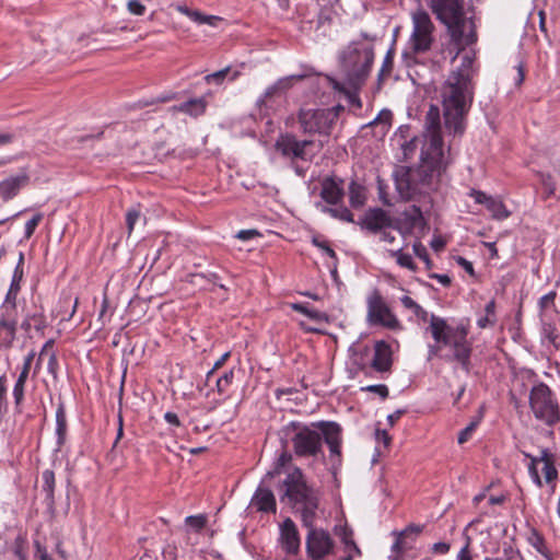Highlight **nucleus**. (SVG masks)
I'll use <instances>...</instances> for the list:
<instances>
[{
	"label": "nucleus",
	"instance_id": "28",
	"mask_svg": "<svg viewBox=\"0 0 560 560\" xmlns=\"http://www.w3.org/2000/svg\"><path fill=\"white\" fill-rule=\"evenodd\" d=\"M366 201L365 188L357 182H351L349 185V202L354 209L361 208Z\"/></svg>",
	"mask_w": 560,
	"mask_h": 560
},
{
	"label": "nucleus",
	"instance_id": "43",
	"mask_svg": "<svg viewBox=\"0 0 560 560\" xmlns=\"http://www.w3.org/2000/svg\"><path fill=\"white\" fill-rule=\"evenodd\" d=\"M234 378V372L231 370L225 372L221 377L217 381V388L220 394H223L228 390L230 385L232 384Z\"/></svg>",
	"mask_w": 560,
	"mask_h": 560
},
{
	"label": "nucleus",
	"instance_id": "50",
	"mask_svg": "<svg viewBox=\"0 0 560 560\" xmlns=\"http://www.w3.org/2000/svg\"><path fill=\"white\" fill-rule=\"evenodd\" d=\"M34 355H35L34 352H31V353H28L25 357L22 371L20 372V375H19L18 378H22L24 381H27L30 369H31V364H32V361L34 359Z\"/></svg>",
	"mask_w": 560,
	"mask_h": 560
},
{
	"label": "nucleus",
	"instance_id": "41",
	"mask_svg": "<svg viewBox=\"0 0 560 560\" xmlns=\"http://www.w3.org/2000/svg\"><path fill=\"white\" fill-rule=\"evenodd\" d=\"M415 255L425 262L427 269L432 268V261L429 257L425 246L421 242H416L412 246Z\"/></svg>",
	"mask_w": 560,
	"mask_h": 560
},
{
	"label": "nucleus",
	"instance_id": "58",
	"mask_svg": "<svg viewBox=\"0 0 560 560\" xmlns=\"http://www.w3.org/2000/svg\"><path fill=\"white\" fill-rule=\"evenodd\" d=\"M528 472H529V476H530L532 480L534 481V483L537 487L541 488L542 487V482H541L540 476L538 474L537 466L528 465Z\"/></svg>",
	"mask_w": 560,
	"mask_h": 560
},
{
	"label": "nucleus",
	"instance_id": "3",
	"mask_svg": "<svg viewBox=\"0 0 560 560\" xmlns=\"http://www.w3.org/2000/svg\"><path fill=\"white\" fill-rule=\"evenodd\" d=\"M285 431L293 433L291 442L299 457H315L322 453L323 439L331 455L341 454V427L336 422L318 421L311 425L291 422Z\"/></svg>",
	"mask_w": 560,
	"mask_h": 560
},
{
	"label": "nucleus",
	"instance_id": "2",
	"mask_svg": "<svg viewBox=\"0 0 560 560\" xmlns=\"http://www.w3.org/2000/svg\"><path fill=\"white\" fill-rule=\"evenodd\" d=\"M474 61L472 55H463L460 65L450 72L442 86L441 97L444 125L448 133L454 136H462L464 133L466 115L474 101V78L477 74Z\"/></svg>",
	"mask_w": 560,
	"mask_h": 560
},
{
	"label": "nucleus",
	"instance_id": "44",
	"mask_svg": "<svg viewBox=\"0 0 560 560\" xmlns=\"http://www.w3.org/2000/svg\"><path fill=\"white\" fill-rule=\"evenodd\" d=\"M404 535L401 533L397 536L395 542L392 546L393 556H390V560H404L401 553L406 550L404 545Z\"/></svg>",
	"mask_w": 560,
	"mask_h": 560
},
{
	"label": "nucleus",
	"instance_id": "10",
	"mask_svg": "<svg viewBox=\"0 0 560 560\" xmlns=\"http://www.w3.org/2000/svg\"><path fill=\"white\" fill-rule=\"evenodd\" d=\"M280 489L282 490L280 500H288V502L293 505H298V503L317 494L316 491L306 483L302 470L298 467L287 472Z\"/></svg>",
	"mask_w": 560,
	"mask_h": 560
},
{
	"label": "nucleus",
	"instance_id": "53",
	"mask_svg": "<svg viewBox=\"0 0 560 560\" xmlns=\"http://www.w3.org/2000/svg\"><path fill=\"white\" fill-rule=\"evenodd\" d=\"M57 370H58V360H57L56 353L54 351H51L49 353V358H48L47 371L56 378Z\"/></svg>",
	"mask_w": 560,
	"mask_h": 560
},
{
	"label": "nucleus",
	"instance_id": "64",
	"mask_svg": "<svg viewBox=\"0 0 560 560\" xmlns=\"http://www.w3.org/2000/svg\"><path fill=\"white\" fill-rule=\"evenodd\" d=\"M164 419L167 423L170 424H173V425H176V427H179L180 425V421H179V418L178 416L175 413V412H172V411H167L165 415H164Z\"/></svg>",
	"mask_w": 560,
	"mask_h": 560
},
{
	"label": "nucleus",
	"instance_id": "47",
	"mask_svg": "<svg viewBox=\"0 0 560 560\" xmlns=\"http://www.w3.org/2000/svg\"><path fill=\"white\" fill-rule=\"evenodd\" d=\"M229 71H230V68L228 67L225 69L219 70L217 72L206 75L205 80L208 83L215 82L217 84H220L223 82V80L225 79Z\"/></svg>",
	"mask_w": 560,
	"mask_h": 560
},
{
	"label": "nucleus",
	"instance_id": "16",
	"mask_svg": "<svg viewBox=\"0 0 560 560\" xmlns=\"http://www.w3.org/2000/svg\"><path fill=\"white\" fill-rule=\"evenodd\" d=\"M16 312L1 307L0 310V347L12 346L16 336Z\"/></svg>",
	"mask_w": 560,
	"mask_h": 560
},
{
	"label": "nucleus",
	"instance_id": "31",
	"mask_svg": "<svg viewBox=\"0 0 560 560\" xmlns=\"http://www.w3.org/2000/svg\"><path fill=\"white\" fill-rule=\"evenodd\" d=\"M334 89L339 92H343L352 105H355L359 108L362 107L361 100L358 95L361 88L354 89L347 83V80H343L342 82L334 81Z\"/></svg>",
	"mask_w": 560,
	"mask_h": 560
},
{
	"label": "nucleus",
	"instance_id": "17",
	"mask_svg": "<svg viewBox=\"0 0 560 560\" xmlns=\"http://www.w3.org/2000/svg\"><path fill=\"white\" fill-rule=\"evenodd\" d=\"M280 540L287 553L294 555L299 551L301 545L299 530L294 522L289 517L280 526Z\"/></svg>",
	"mask_w": 560,
	"mask_h": 560
},
{
	"label": "nucleus",
	"instance_id": "34",
	"mask_svg": "<svg viewBox=\"0 0 560 560\" xmlns=\"http://www.w3.org/2000/svg\"><path fill=\"white\" fill-rule=\"evenodd\" d=\"M392 113L390 110L384 109L380 112L377 117L370 122L371 126L380 128V132L385 135L390 127Z\"/></svg>",
	"mask_w": 560,
	"mask_h": 560
},
{
	"label": "nucleus",
	"instance_id": "57",
	"mask_svg": "<svg viewBox=\"0 0 560 560\" xmlns=\"http://www.w3.org/2000/svg\"><path fill=\"white\" fill-rule=\"evenodd\" d=\"M443 349H444L443 342L434 341V345H430L429 346V349H428V352H429L428 360H431L432 358L440 355V353H441V351Z\"/></svg>",
	"mask_w": 560,
	"mask_h": 560
},
{
	"label": "nucleus",
	"instance_id": "62",
	"mask_svg": "<svg viewBox=\"0 0 560 560\" xmlns=\"http://www.w3.org/2000/svg\"><path fill=\"white\" fill-rule=\"evenodd\" d=\"M448 550H450V545L446 542L440 541V542L433 544V546H432V551L434 553L445 555L448 552Z\"/></svg>",
	"mask_w": 560,
	"mask_h": 560
},
{
	"label": "nucleus",
	"instance_id": "48",
	"mask_svg": "<svg viewBox=\"0 0 560 560\" xmlns=\"http://www.w3.org/2000/svg\"><path fill=\"white\" fill-rule=\"evenodd\" d=\"M362 389L370 392V393H375V394L380 395L382 399H386L389 394L388 387L384 384L369 385Z\"/></svg>",
	"mask_w": 560,
	"mask_h": 560
},
{
	"label": "nucleus",
	"instance_id": "26",
	"mask_svg": "<svg viewBox=\"0 0 560 560\" xmlns=\"http://www.w3.org/2000/svg\"><path fill=\"white\" fill-rule=\"evenodd\" d=\"M207 102L203 97L190 98L189 101L182 103L175 108L178 112L186 113L190 116L198 117L206 112Z\"/></svg>",
	"mask_w": 560,
	"mask_h": 560
},
{
	"label": "nucleus",
	"instance_id": "9",
	"mask_svg": "<svg viewBox=\"0 0 560 560\" xmlns=\"http://www.w3.org/2000/svg\"><path fill=\"white\" fill-rule=\"evenodd\" d=\"M412 32L409 37V48L412 54L429 51L434 43L435 26L430 14L419 8L411 13Z\"/></svg>",
	"mask_w": 560,
	"mask_h": 560
},
{
	"label": "nucleus",
	"instance_id": "51",
	"mask_svg": "<svg viewBox=\"0 0 560 560\" xmlns=\"http://www.w3.org/2000/svg\"><path fill=\"white\" fill-rule=\"evenodd\" d=\"M128 11L135 15H143L145 12V7L141 4L138 0H129L127 3Z\"/></svg>",
	"mask_w": 560,
	"mask_h": 560
},
{
	"label": "nucleus",
	"instance_id": "32",
	"mask_svg": "<svg viewBox=\"0 0 560 560\" xmlns=\"http://www.w3.org/2000/svg\"><path fill=\"white\" fill-rule=\"evenodd\" d=\"M401 304L413 312V314L422 322H430L429 313L420 306L416 301H413L410 296L404 295L400 299Z\"/></svg>",
	"mask_w": 560,
	"mask_h": 560
},
{
	"label": "nucleus",
	"instance_id": "35",
	"mask_svg": "<svg viewBox=\"0 0 560 560\" xmlns=\"http://www.w3.org/2000/svg\"><path fill=\"white\" fill-rule=\"evenodd\" d=\"M291 460H292V454L289 453L288 451H283L279 455V457H278V459H277V462L275 464L273 470L267 472L266 478H273L275 476H278V475L282 474L283 468L287 465H289L291 463Z\"/></svg>",
	"mask_w": 560,
	"mask_h": 560
},
{
	"label": "nucleus",
	"instance_id": "38",
	"mask_svg": "<svg viewBox=\"0 0 560 560\" xmlns=\"http://www.w3.org/2000/svg\"><path fill=\"white\" fill-rule=\"evenodd\" d=\"M191 21L196 22L197 24H209L211 26H215L217 22L221 19L215 15H206L201 13L200 11L194 10L190 18Z\"/></svg>",
	"mask_w": 560,
	"mask_h": 560
},
{
	"label": "nucleus",
	"instance_id": "8",
	"mask_svg": "<svg viewBox=\"0 0 560 560\" xmlns=\"http://www.w3.org/2000/svg\"><path fill=\"white\" fill-rule=\"evenodd\" d=\"M341 108V106H336L332 108L301 109L298 118L302 131L310 135H330Z\"/></svg>",
	"mask_w": 560,
	"mask_h": 560
},
{
	"label": "nucleus",
	"instance_id": "6",
	"mask_svg": "<svg viewBox=\"0 0 560 560\" xmlns=\"http://www.w3.org/2000/svg\"><path fill=\"white\" fill-rule=\"evenodd\" d=\"M374 61V48L372 45H363L358 40L351 42L339 54L340 69L343 80L357 89L365 84Z\"/></svg>",
	"mask_w": 560,
	"mask_h": 560
},
{
	"label": "nucleus",
	"instance_id": "15",
	"mask_svg": "<svg viewBox=\"0 0 560 560\" xmlns=\"http://www.w3.org/2000/svg\"><path fill=\"white\" fill-rule=\"evenodd\" d=\"M469 196L474 198L476 203L485 205L495 220L508 219L511 214L502 200L488 196L481 190L471 189Z\"/></svg>",
	"mask_w": 560,
	"mask_h": 560
},
{
	"label": "nucleus",
	"instance_id": "1",
	"mask_svg": "<svg viewBox=\"0 0 560 560\" xmlns=\"http://www.w3.org/2000/svg\"><path fill=\"white\" fill-rule=\"evenodd\" d=\"M425 142L420 164L416 167L400 166L395 172L396 189L402 200H423L431 203L429 195L438 188L441 171L445 168L440 110L431 105L425 115Z\"/></svg>",
	"mask_w": 560,
	"mask_h": 560
},
{
	"label": "nucleus",
	"instance_id": "49",
	"mask_svg": "<svg viewBox=\"0 0 560 560\" xmlns=\"http://www.w3.org/2000/svg\"><path fill=\"white\" fill-rule=\"evenodd\" d=\"M5 394H7V376L1 375L0 376V415L5 409V405H7Z\"/></svg>",
	"mask_w": 560,
	"mask_h": 560
},
{
	"label": "nucleus",
	"instance_id": "20",
	"mask_svg": "<svg viewBox=\"0 0 560 560\" xmlns=\"http://www.w3.org/2000/svg\"><path fill=\"white\" fill-rule=\"evenodd\" d=\"M392 349L385 341H377L375 343L374 357L372 360V368L381 373L389 372L392 369Z\"/></svg>",
	"mask_w": 560,
	"mask_h": 560
},
{
	"label": "nucleus",
	"instance_id": "60",
	"mask_svg": "<svg viewBox=\"0 0 560 560\" xmlns=\"http://www.w3.org/2000/svg\"><path fill=\"white\" fill-rule=\"evenodd\" d=\"M556 295H557L556 292L551 291V292L545 294L544 296H541L539 300L540 306L542 308H546L549 304L553 303Z\"/></svg>",
	"mask_w": 560,
	"mask_h": 560
},
{
	"label": "nucleus",
	"instance_id": "59",
	"mask_svg": "<svg viewBox=\"0 0 560 560\" xmlns=\"http://www.w3.org/2000/svg\"><path fill=\"white\" fill-rule=\"evenodd\" d=\"M342 540L346 545L347 550L353 551V553H355V555L361 553L359 547L355 545V542L352 540V538L349 537L347 534H345Z\"/></svg>",
	"mask_w": 560,
	"mask_h": 560
},
{
	"label": "nucleus",
	"instance_id": "29",
	"mask_svg": "<svg viewBox=\"0 0 560 560\" xmlns=\"http://www.w3.org/2000/svg\"><path fill=\"white\" fill-rule=\"evenodd\" d=\"M67 418L63 404H60L56 410V435L57 445L60 447L66 441Z\"/></svg>",
	"mask_w": 560,
	"mask_h": 560
},
{
	"label": "nucleus",
	"instance_id": "18",
	"mask_svg": "<svg viewBox=\"0 0 560 560\" xmlns=\"http://www.w3.org/2000/svg\"><path fill=\"white\" fill-rule=\"evenodd\" d=\"M24 262V254L23 253H20L19 255V262L14 269V273H13V277H12V281H11V284H10V288H9V291L5 295V300H4V303L1 307H4L7 310H11V312H16V296L20 292V282L23 278V269H22V265Z\"/></svg>",
	"mask_w": 560,
	"mask_h": 560
},
{
	"label": "nucleus",
	"instance_id": "11",
	"mask_svg": "<svg viewBox=\"0 0 560 560\" xmlns=\"http://www.w3.org/2000/svg\"><path fill=\"white\" fill-rule=\"evenodd\" d=\"M368 320L372 325H382L389 329H398L400 323L392 313L378 292H374L368 299Z\"/></svg>",
	"mask_w": 560,
	"mask_h": 560
},
{
	"label": "nucleus",
	"instance_id": "12",
	"mask_svg": "<svg viewBox=\"0 0 560 560\" xmlns=\"http://www.w3.org/2000/svg\"><path fill=\"white\" fill-rule=\"evenodd\" d=\"M313 144L312 140H298L292 133H283L276 140L275 148L284 158L311 161L315 153H310L307 148Z\"/></svg>",
	"mask_w": 560,
	"mask_h": 560
},
{
	"label": "nucleus",
	"instance_id": "5",
	"mask_svg": "<svg viewBox=\"0 0 560 560\" xmlns=\"http://www.w3.org/2000/svg\"><path fill=\"white\" fill-rule=\"evenodd\" d=\"M428 329L434 341L443 342L444 348L450 349V353L442 358L447 362H458L463 370L469 372L472 348L467 339V328L462 325L451 326L444 318L431 314Z\"/></svg>",
	"mask_w": 560,
	"mask_h": 560
},
{
	"label": "nucleus",
	"instance_id": "13",
	"mask_svg": "<svg viewBox=\"0 0 560 560\" xmlns=\"http://www.w3.org/2000/svg\"><path fill=\"white\" fill-rule=\"evenodd\" d=\"M334 549V540L324 529H311L306 536V551L312 560H322L330 555Z\"/></svg>",
	"mask_w": 560,
	"mask_h": 560
},
{
	"label": "nucleus",
	"instance_id": "21",
	"mask_svg": "<svg viewBox=\"0 0 560 560\" xmlns=\"http://www.w3.org/2000/svg\"><path fill=\"white\" fill-rule=\"evenodd\" d=\"M252 505L259 512H276V499L272 491L268 488L258 487L255 491Z\"/></svg>",
	"mask_w": 560,
	"mask_h": 560
},
{
	"label": "nucleus",
	"instance_id": "39",
	"mask_svg": "<svg viewBox=\"0 0 560 560\" xmlns=\"http://www.w3.org/2000/svg\"><path fill=\"white\" fill-rule=\"evenodd\" d=\"M393 63H394V55L389 50L384 57L382 68L378 72V83L382 82L384 77H388L393 70Z\"/></svg>",
	"mask_w": 560,
	"mask_h": 560
},
{
	"label": "nucleus",
	"instance_id": "40",
	"mask_svg": "<svg viewBox=\"0 0 560 560\" xmlns=\"http://www.w3.org/2000/svg\"><path fill=\"white\" fill-rule=\"evenodd\" d=\"M25 383H26V381H24L22 378H18L14 384L13 390H12L15 407L19 411H20V406L24 399Z\"/></svg>",
	"mask_w": 560,
	"mask_h": 560
},
{
	"label": "nucleus",
	"instance_id": "4",
	"mask_svg": "<svg viewBox=\"0 0 560 560\" xmlns=\"http://www.w3.org/2000/svg\"><path fill=\"white\" fill-rule=\"evenodd\" d=\"M435 18L446 26L457 54L477 42L476 25L465 15L464 0H428Z\"/></svg>",
	"mask_w": 560,
	"mask_h": 560
},
{
	"label": "nucleus",
	"instance_id": "27",
	"mask_svg": "<svg viewBox=\"0 0 560 560\" xmlns=\"http://www.w3.org/2000/svg\"><path fill=\"white\" fill-rule=\"evenodd\" d=\"M540 459L544 463V475L546 482H552L558 478V471L555 467L553 454L548 448L540 451Z\"/></svg>",
	"mask_w": 560,
	"mask_h": 560
},
{
	"label": "nucleus",
	"instance_id": "45",
	"mask_svg": "<svg viewBox=\"0 0 560 560\" xmlns=\"http://www.w3.org/2000/svg\"><path fill=\"white\" fill-rule=\"evenodd\" d=\"M43 219L42 213H36L32 219L25 223V238L28 240L35 232L37 225Z\"/></svg>",
	"mask_w": 560,
	"mask_h": 560
},
{
	"label": "nucleus",
	"instance_id": "46",
	"mask_svg": "<svg viewBox=\"0 0 560 560\" xmlns=\"http://www.w3.org/2000/svg\"><path fill=\"white\" fill-rule=\"evenodd\" d=\"M478 423L479 422L477 420L476 421H471L465 429H463L459 432L458 439H457L459 444H464L465 442H467L471 438V435H472L474 431L476 430Z\"/></svg>",
	"mask_w": 560,
	"mask_h": 560
},
{
	"label": "nucleus",
	"instance_id": "42",
	"mask_svg": "<svg viewBox=\"0 0 560 560\" xmlns=\"http://www.w3.org/2000/svg\"><path fill=\"white\" fill-rule=\"evenodd\" d=\"M141 218V212L139 207L131 208L126 213V223H127V230L128 234H131V232L135 229L136 222Z\"/></svg>",
	"mask_w": 560,
	"mask_h": 560
},
{
	"label": "nucleus",
	"instance_id": "61",
	"mask_svg": "<svg viewBox=\"0 0 560 560\" xmlns=\"http://www.w3.org/2000/svg\"><path fill=\"white\" fill-rule=\"evenodd\" d=\"M257 235H259V233L256 230H241L236 234V237L240 238V240H243V241H247V240H250V238H253L254 236H257Z\"/></svg>",
	"mask_w": 560,
	"mask_h": 560
},
{
	"label": "nucleus",
	"instance_id": "36",
	"mask_svg": "<svg viewBox=\"0 0 560 560\" xmlns=\"http://www.w3.org/2000/svg\"><path fill=\"white\" fill-rule=\"evenodd\" d=\"M389 253L392 256L396 257L397 264L400 267L407 268L411 271H416L417 266L413 262L411 255L402 253L401 249H397V250L390 249Z\"/></svg>",
	"mask_w": 560,
	"mask_h": 560
},
{
	"label": "nucleus",
	"instance_id": "52",
	"mask_svg": "<svg viewBox=\"0 0 560 560\" xmlns=\"http://www.w3.org/2000/svg\"><path fill=\"white\" fill-rule=\"evenodd\" d=\"M312 243L318 248L323 249L330 258L336 259L335 250L325 241H319L317 237H313Z\"/></svg>",
	"mask_w": 560,
	"mask_h": 560
},
{
	"label": "nucleus",
	"instance_id": "30",
	"mask_svg": "<svg viewBox=\"0 0 560 560\" xmlns=\"http://www.w3.org/2000/svg\"><path fill=\"white\" fill-rule=\"evenodd\" d=\"M316 207L322 212L327 213V214H329L330 217H332L335 219H338V220H341V221H346V222H350V223L354 222L353 214L345 206H340V207H337V208H331V207L324 206L322 203H316Z\"/></svg>",
	"mask_w": 560,
	"mask_h": 560
},
{
	"label": "nucleus",
	"instance_id": "33",
	"mask_svg": "<svg viewBox=\"0 0 560 560\" xmlns=\"http://www.w3.org/2000/svg\"><path fill=\"white\" fill-rule=\"evenodd\" d=\"M208 524L206 514L189 515L185 518V525L195 533H200Z\"/></svg>",
	"mask_w": 560,
	"mask_h": 560
},
{
	"label": "nucleus",
	"instance_id": "55",
	"mask_svg": "<svg viewBox=\"0 0 560 560\" xmlns=\"http://www.w3.org/2000/svg\"><path fill=\"white\" fill-rule=\"evenodd\" d=\"M163 557L165 560H177V547L175 545H167L163 549Z\"/></svg>",
	"mask_w": 560,
	"mask_h": 560
},
{
	"label": "nucleus",
	"instance_id": "23",
	"mask_svg": "<svg viewBox=\"0 0 560 560\" xmlns=\"http://www.w3.org/2000/svg\"><path fill=\"white\" fill-rule=\"evenodd\" d=\"M299 504L301 505V517L303 525L308 528V530L314 529L316 511L318 509V495L316 494L312 498H308Z\"/></svg>",
	"mask_w": 560,
	"mask_h": 560
},
{
	"label": "nucleus",
	"instance_id": "37",
	"mask_svg": "<svg viewBox=\"0 0 560 560\" xmlns=\"http://www.w3.org/2000/svg\"><path fill=\"white\" fill-rule=\"evenodd\" d=\"M292 308L301 314H304L305 316L312 318V319H315V320H324L326 319V315L325 313L323 312H319L317 310H314V308H310L307 305H304V304H301V303H295L292 305Z\"/></svg>",
	"mask_w": 560,
	"mask_h": 560
},
{
	"label": "nucleus",
	"instance_id": "7",
	"mask_svg": "<svg viewBox=\"0 0 560 560\" xmlns=\"http://www.w3.org/2000/svg\"><path fill=\"white\" fill-rule=\"evenodd\" d=\"M529 408L536 420L552 428L560 421V405L551 388L540 382L529 392Z\"/></svg>",
	"mask_w": 560,
	"mask_h": 560
},
{
	"label": "nucleus",
	"instance_id": "56",
	"mask_svg": "<svg viewBox=\"0 0 560 560\" xmlns=\"http://www.w3.org/2000/svg\"><path fill=\"white\" fill-rule=\"evenodd\" d=\"M36 546V552H35V559L36 560H52L49 553L47 552L46 548L43 547L38 541L35 542Z\"/></svg>",
	"mask_w": 560,
	"mask_h": 560
},
{
	"label": "nucleus",
	"instance_id": "14",
	"mask_svg": "<svg viewBox=\"0 0 560 560\" xmlns=\"http://www.w3.org/2000/svg\"><path fill=\"white\" fill-rule=\"evenodd\" d=\"M358 224L362 230L378 233L392 225V218L382 208H371L360 218Z\"/></svg>",
	"mask_w": 560,
	"mask_h": 560
},
{
	"label": "nucleus",
	"instance_id": "63",
	"mask_svg": "<svg viewBox=\"0 0 560 560\" xmlns=\"http://www.w3.org/2000/svg\"><path fill=\"white\" fill-rule=\"evenodd\" d=\"M456 262L463 267L468 273L470 275H474V267H472V264L467 260L466 258L462 257V256H458L456 258Z\"/></svg>",
	"mask_w": 560,
	"mask_h": 560
},
{
	"label": "nucleus",
	"instance_id": "25",
	"mask_svg": "<svg viewBox=\"0 0 560 560\" xmlns=\"http://www.w3.org/2000/svg\"><path fill=\"white\" fill-rule=\"evenodd\" d=\"M42 489L45 492V502L49 509H54L55 505V474L50 469H46L42 474Z\"/></svg>",
	"mask_w": 560,
	"mask_h": 560
},
{
	"label": "nucleus",
	"instance_id": "19",
	"mask_svg": "<svg viewBox=\"0 0 560 560\" xmlns=\"http://www.w3.org/2000/svg\"><path fill=\"white\" fill-rule=\"evenodd\" d=\"M30 182V177L26 173L18 174L16 176H11L2 182H0V196L4 201H8L15 197L20 189L25 187Z\"/></svg>",
	"mask_w": 560,
	"mask_h": 560
},
{
	"label": "nucleus",
	"instance_id": "24",
	"mask_svg": "<svg viewBox=\"0 0 560 560\" xmlns=\"http://www.w3.org/2000/svg\"><path fill=\"white\" fill-rule=\"evenodd\" d=\"M291 82L289 78H283L278 80L275 84L269 86L265 93L260 96V98L257 101L258 105L267 106L268 101L272 97H279L282 95L284 91L290 89Z\"/></svg>",
	"mask_w": 560,
	"mask_h": 560
},
{
	"label": "nucleus",
	"instance_id": "22",
	"mask_svg": "<svg viewBox=\"0 0 560 560\" xmlns=\"http://www.w3.org/2000/svg\"><path fill=\"white\" fill-rule=\"evenodd\" d=\"M320 197L329 205H338L343 198V189L332 177L322 182Z\"/></svg>",
	"mask_w": 560,
	"mask_h": 560
},
{
	"label": "nucleus",
	"instance_id": "54",
	"mask_svg": "<svg viewBox=\"0 0 560 560\" xmlns=\"http://www.w3.org/2000/svg\"><path fill=\"white\" fill-rule=\"evenodd\" d=\"M375 439L377 442H381L384 444L385 447H388L392 441L390 435L387 433L386 430L376 429L375 431Z\"/></svg>",
	"mask_w": 560,
	"mask_h": 560
}]
</instances>
